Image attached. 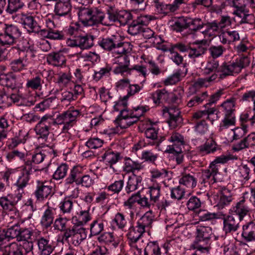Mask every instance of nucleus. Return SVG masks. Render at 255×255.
Instances as JSON below:
<instances>
[{
    "instance_id": "nucleus-1",
    "label": "nucleus",
    "mask_w": 255,
    "mask_h": 255,
    "mask_svg": "<svg viewBox=\"0 0 255 255\" xmlns=\"http://www.w3.org/2000/svg\"><path fill=\"white\" fill-rule=\"evenodd\" d=\"M78 9L79 18L84 25H109L105 20V13L101 9L85 5L79 7Z\"/></svg>"
},
{
    "instance_id": "nucleus-2",
    "label": "nucleus",
    "mask_w": 255,
    "mask_h": 255,
    "mask_svg": "<svg viewBox=\"0 0 255 255\" xmlns=\"http://www.w3.org/2000/svg\"><path fill=\"white\" fill-rule=\"evenodd\" d=\"M99 45L107 51H111L114 54H128L132 50L130 44L124 42L118 36L101 38L98 42Z\"/></svg>"
},
{
    "instance_id": "nucleus-3",
    "label": "nucleus",
    "mask_w": 255,
    "mask_h": 255,
    "mask_svg": "<svg viewBox=\"0 0 255 255\" xmlns=\"http://www.w3.org/2000/svg\"><path fill=\"white\" fill-rule=\"evenodd\" d=\"M250 63V59L247 55L239 56L235 61L224 62L218 70L219 78L223 79L228 76L239 74L243 68L248 67Z\"/></svg>"
},
{
    "instance_id": "nucleus-4",
    "label": "nucleus",
    "mask_w": 255,
    "mask_h": 255,
    "mask_svg": "<svg viewBox=\"0 0 255 255\" xmlns=\"http://www.w3.org/2000/svg\"><path fill=\"white\" fill-rule=\"evenodd\" d=\"M196 238L191 245L192 248L202 253H208L209 251L211 238L213 235L210 227L200 226L196 229Z\"/></svg>"
},
{
    "instance_id": "nucleus-5",
    "label": "nucleus",
    "mask_w": 255,
    "mask_h": 255,
    "mask_svg": "<svg viewBox=\"0 0 255 255\" xmlns=\"http://www.w3.org/2000/svg\"><path fill=\"white\" fill-rule=\"evenodd\" d=\"M230 158L225 155H221L217 157L214 161L211 162L206 169L202 172V183H208L212 184L216 182V176L219 172L218 164H224L227 163Z\"/></svg>"
},
{
    "instance_id": "nucleus-6",
    "label": "nucleus",
    "mask_w": 255,
    "mask_h": 255,
    "mask_svg": "<svg viewBox=\"0 0 255 255\" xmlns=\"http://www.w3.org/2000/svg\"><path fill=\"white\" fill-rule=\"evenodd\" d=\"M21 35L19 27L14 24H4L2 32H0V45L11 46L15 44Z\"/></svg>"
},
{
    "instance_id": "nucleus-7",
    "label": "nucleus",
    "mask_w": 255,
    "mask_h": 255,
    "mask_svg": "<svg viewBox=\"0 0 255 255\" xmlns=\"http://www.w3.org/2000/svg\"><path fill=\"white\" fill-rule=\"evenodd\" d=\"M32 172V165L30 160H27L25 162L23 166L22 171L21 175L19 176L15 185L16 186L18 193L16 195L17 200L21 199L24 193L23 189L28 185L30 180V175Z\"/></svg>"
},
{
    "instance_id": "nucleus-8",
    "label": "nucleus",
    "mask_w": 255,
    "mask_h": 255,
    "mask_svg": "<svg viewBox=\"0 0 255 255\" xmlns=\"http://www.w3.org/2000/svg\"><path fill=\"white\" fill-rule=\"evenodd\" d=\"M33 234L30 228L22 227V223L16 224L7 229L5 232V237L15 239L17 242H21L26 239H30Z\"/></svg>"
},
{
    "instance_id": "nucleus-9",
    "label": "nucleus",
    "mask_w": 255,
    "mask_h": 255,
    "mask_svg": "<svg viewBox=\"0 0 255 255\" xmlns=\"http://www.w3.org/2000/svg\"><path fill=\"white\" fill-rule=\"evenodd\" d=\"M86 238V229L75 224L73 227L68 228L63 235V239L66 241H68L69 238H71L72 243L75 246H79Z\"/></svg>"
},
{
    "instance_id": "nucleus-10",
    "label": "nucleus",
    "mask_w": 255,
    "mask_h": 255,
    "mask_svg": "<svg viewBox=\"0 0 255 255\" xmlns=\"http://www.w3.org/2000/svg\"><path fill=\"white\" fill-rule=\"evenodd\" d=\"M107 11L110 21L119 22L121 25L128 24L133 18L132 14L127 10H118L111 6L107 9Z\"/></svg>"
},
{
    "instance_id": "nucleus-11",
    "label": "nucleus",
    "mask_w": 255,
    "mask_h": 255,
    "mask_svg": "<svg viewBox=\"0 0 255 255\" xmlns=\"http://www.w3.org/2000/svg\"><path fill=\"white\" fill-rule=\"evenodd\" d=\"M136 203L143 208H150L151 206L148 199L145 196L141 197L139 192L132 194L124 203V206L130 210L129 214L131 217L134 216L133 210L135 209V204Z\"/></svg>"
},
{
    "instance_id": "nucleus-12",
    "label": "nucleus",
    "mask_w": 255,
    "mask_h": 255,
    "mask_svg": "<svg viewBox=\"0 0 255 255\" xmlns=\"http://www.w3.org/2000/svg\"><path fill=\"white\" fill-rule=\"evenodd\" d=\"M34 194L38 201H43L53 196L54 194L53 187L48 181L38 180Z\"/></svg>"
},
{
    "instance_id": "nucleus-13",
    "label": "nucleus",
    "mask_w": 255,
    "mask_h": 255,
    "mask_svg": "<svg viewBox=\"0 0 255 255\" xmlns=\"http://www.w3.org/2000/svg\"><path fill=\"white\" fill-rule=\"evenodd\" d=\"M151 20V16L141 15L134 19L129 25L128 33L131 35H135L141 32L143 26L147 25Z\"/></svg>"
},
{
    "instance_id": "nucleus-14",
    "label": "nucleus",
    "mask_w": 255,
    "mask_h": 255,
    "mask_svg": "<svg viewBox=\"0 0 255 255\" xmlns=\"http://www.w3.org/2000/svg\"><path fill=\"white\" fill-rule=\"evenodd\" d=\"M170 144L167 146L165 152L173 153L181 151V146L185 144L184 136L178 132H173L168 139Z\"/></svg>"
},
{
    "instance_id": "nucleus-15",
    "label": "nucleus",
    "mask_w": 255,
    "mask_h": 255,
    "mask_svg": "<svg viewBox=\"0 0 255 255\" xmlns=\"http://www.w3.org/2000/svg\"><path fill=\"white\" fill-rule=\"evenodd\" d=\"M207 40L203 39L196 41L192 45L190 44L188 51V57L194 61H195V59L197 58L203 57V55L207 50L205 46Z\"/></svg>"
},
{
    "instance_id": "nucleus-16",
    "label": "nucleus",
    "mask_w": 255,
    "mask_h": 255,
    "mask_svg": "<svg viewBox=\"0 0 255 255\" xmlns=\"http://www.w3.org/2000/svg\"><path fill=\"white\" fill-rule=\"evenodd\" d=\"M52 125L48 118V115H45L41 118L34 128L38 138L46 139L49 134V130L52 128Z\"/></svg>"
},
{
    "instance_id": "nucleus-17",
    "label": "nucleus",
    "mask_w": 255,
    "mask_h": 255,
    "mask_svg": "<svg viewBox=\"0 0 255 255\" xmlns=\"http://www.w3.org/2000/svg\"><path fill=\"white\" fill-rule=\"evenodd\" d=\"M163 112L164 114L168 113L169 118L168 123L171 128H174L181 123L182 119L180 116V112L175 107H166L163 110Z\"/></svg>"
},
{
    "instance_id": "nucleus-18",
    "label": "nucleus",
    "mask_w": 255,
    "mask_h": 255,
    "mask_svg": "<svg viewBox=\"0 0 255 255\" xmlns=\"http://www.w3.org/2000/svg\"><path fill=\"white\" fill-rule=\"evenodd\" d=\"M79 115L80 112L78 110L67 111L63 113L64 126L62 128L63 132H67L68 130L73 127Z\"/></svg>"
},
{
    "instance_id": "nucleus-19",
    "label": "nucleus",
    "mask_w": 255,
    "mask_h": 255,
    "mask_svg": "<svg viewBox=\"0 0 255 255\" xmlns=\"http://www.w3.org/2000/svg\"><path fill=\"white\" fill-rule=\"evenodd\" d=\"M72 5L69 0L59 1L56 2L54 12L58 17L65 16L69 19L71 18Z\"/></svg>"
},
{
    "instance_id": "nucleus-20",
    "label": "nucleus",
    "mask_w": 255,
    "mask_h": 255,
    "mask_svg": "<svg viewBox=\"0 0 255 255\" xmlns=\"http://www.w3.org/2000/svg\"><path fill=\"white\" fill-rule=\"evenodd\" d=\"M241 221L236 216L229 215L223 218V230L226 234L236 232Z\"/></svg>"
},
{
    "instance_id": "nucleus-21",
    "label": "nucleus",
    "mask_w": 255,
    "mask_h": 255,
    "mask_svg": "<svg viewBox=\"0 0 255 255\" xmlns=\"http://www.w3.org/2000/svg\"><path fill=\"white\" fill-rule=\"evenodd\" d=\"M83 172V169L81 167L78 166L73 167L65 180V184L71 185L75 183L76 185H79Z\"/></svg>"
},
{
    "instance_id": "nucleus-22",
    "label": "nucleus",
    "mask_w": 255,
    "mask_h": 255,
    "mask_svg": "<svg viewBox=\"0 0 255 255\" xmlns=\"http://www.w3.org/2000/svg\"><path fill=\"white\" fill-rule=\"evenodd\" d=\"M37 244L41 255H50L55 249L53 242L44 237L38 238Z\"/></svg>"
},
{
    "instance_id": "nucleus-23",
    "label": "nucleus",
    "mask_w": 255,
    "mask_h": 255,
    "mask_svg": "<svg viewBox=\"0 0 255 255\" xmlns=\"http://www.w3.org/2000/svg\"><path fill=\"white\" fill-rule=\"evenodd\" d=\"M21 22L25 28L29 29V31L36 32L39 30L40 26L35 19V17L29 14H21Z\"/></svg>"
},
{
    "instance_id": "nucleus-24",
    "label": "nucleus",
    "mask_w": 255,
    "mask_h": 255,
    "mask_svg": "<svg viewBox=\"0 0 255 255\" xmlns=\"http://www.w3.org/2000/svg\"><path fill=\"white\" fill-rule=\"evenodd\" d=\"M242 236L247 242L255 241V223L251 221L244 225Z\"/></svg>"
},
{
    "instance_id": "nucleus-25",
    "label": "nucleus",
    "mask_w": 255,
    "mask_h": 255,
    "mask_svg": "<svg viewBox=\"0 0 255 255\" xmlns=\"http://www.w3.org/2000/svg\"><path fill=\"white\" fill-rule=\"evenodd\" d=\"M0 84L12 90L15 89L18 84L16 76L12 73L1 74L0 75Z\"/></svg>"
},
{
    "instance_id": "nucleus-26",
    "label": "nucleus",
    "mask_w": 255,
    "mask_h": 255,
    "mask_svg": "<svg viewBox=\"0 0 255 255\" xmlns=\"http://www.w3.org/2000/svg\"><path fill=\"white\" fill-rule=\"evenodd\" d=\"M240 35L236 30H227L221 32L219 35L221 42L223 44H230L240 40Z\"/></svg>"
},
{
    "instance_id": "nucleus-27",
    "label": "nucleus",
    "mask_w": 255,
    "mask_h": 255,
    "mask_svg": "<svg viewBox=\"0 0 255 255\" xmlns=\"http://www.w3.org/2000/svg\"><path fill=\"white\" fill-rule=\"evenodd\" d=\"M158 129L153 127L147 128L145 130L144 133L146 137L152 140L151 142H148V144L156 145L157 146H159L160 144L165 140L164 136H160V138H158Z\"/></svg>"
},
{
    "instance_id": "nucleus-28",
    "label": "nucleus",
    "mask_w": 255,
    "mask_h": 255,
    "mask_svg": "<svg viewBox=\"0 0 255 255\" xmlns=\"http://www.w3.org/2000/svg\"><path fill=\"white\" fill-rule=\"evenodd\" d=\"M250 211V209L246 203L244 197L238 202L232 209V212L235 213L236 216L238 215V218L241 220L245 216L248 214Z\"/></svg>"
},
{
    "instance_id": "nucleus-29",
    "label": "nucleus",
    "mask_w": 255,
    "mask_h": 255,
    "mask_svg": "<svg viewBox=\"0 0 255 255\" xmlns=\"http://www.w3.org/2000/svg\"><path fill=\"white\" fill-rule=\"evenodd\" d=\"M204 22L200 18L186 17V26L189 28L191 34H195L196 32L200 31L204 27Z\"/></svg>"
},
{
    "instance_id": "nucleus-30",
    "label": "nucleus",
    "mask_w": 255,
    "mask_h": 255,
    "mask_svg": "<svg viewBox=\"0 0 255 255\" xmlns=\"http://www.w3.org/2000/svg\"><path fill=\"white\" fill-rule=\"evenodd\" d=\"M142 180L141 176L135 174H132L128 177V181L126 187V191L128 194L135 191L139 187Z\"/></svg>"
},
{
    "instance_id": "nucleus-31",
    "label": "nucleus",
    "mask_w": 255,
    "mask_h": 255,
    "mask_svg": "<svg viewBox=\"0 0 255 255\" xmlns=\"http://www.w3.org/2000/svg\"><path fill=\"white\" fill-rule=\"evenodd\" d=\"M46 60L49 64L54 66H61L66 62V58L60 52H52L47 55Z\"/></svg>"
},
{
    "instance_id": "nucleus-32",
    "label": "nucleus",
    "mask_w": 255,
    "mask_h": 255,
    "mask_svg": "<svg viewBox=\"0 0 255 255\" xmlns=\"http://www.w3.org/2000/svg\"><path fill=\"white\" fill-rule=\"evenodd\" d=\"M95 37L89 34H84L77 36V42L78 46L81 49H87L94 45Z\"/></svg>"
},
{
    "instance_id": "nucleus-33",
    "label": "nucleus",
    "mask_w": 255,
    "mask_h": 255,
    "mask_svg": "<svg viewBox=\"0 0 255 255\" xmlns=\"http://www.w3.org/2000/svg\"><path fill=\"white\" fill-rule=\"evenodd\" d=\"M143 168L144 165H142V163L133 161L129 157H126L125 158L124 170L126 172H131L132 174H135L134 172L136 170L140 171Z\"/></svg>"
},
{
    "instance_id": "nucleus-34",
    "label": "nucleus",
    "mask_w": 255,
    "mask_h": 255,
    "mask_svg": "<svg viewBox=\"0 0 255 255\" xmlns=\"http://www.w3.org/2000/svg\"><path fill=\"white\" fill-rule=\"evenodd\" d=\"M121 158V153L120 152H114L111 150L106 151L102 156L103 160L111 168H112L113 165L116 163Z\"/></svg>"
},
{
    "instance_id": "nucleus-35",
    "label": "nucleus",
    "mask_w": 255,
    "mask_h": 255,
    "mask_svg": "<svg viewBox=\"0 0 255 255\" xmlns=\"http://www.w3.org/2000/svg\"><path fill=\"white\" fill-rule=\"evenodd\" d=\"M218 149L216 142L211 140L198 147V151L201 155L213 153Z\"/></svg>"
},
{
    "instance_id": "nucleus-36",
    "label": "nucleus",
    "mask_w": 255,
    "mask_h": 255,
    "mask_svg": "<svg viewBox=\"0 0 255 255\" xmlns=\"http://www.w3.org/2000/svg\"><path fill=\"white\" fill-rule=\"evenodd\" d=\"M204 24L205 29L201 32L205 37H210L215 35L216 33L220 32L217 24V20L204 22Z\"/></svg>"
},
{
    "instance_id": "nucleus-37",
    "label": "nucleus",
    "mask_w": 255,
    "mask_h": 255,
    "mask_svg": "<svg viewBox=\"0 0 255 255\" xmlns=\"http://www.w3.org/2000/svg\"><path fill=\"white\" fill-rule=\"evenodd\" d=\"M145 230L141 229L137 225L135 227H130L127 234L128 239L132 243H135L142 236Z\"/></svg>"
},
{
    "instance_id": "nucleus-38",
    "label": "nucleus",
    "mask_w": 255,
    "mask_h": 255,
    "mask_svg": "<svg viewBox=\"0 0 255 255\" xmlns=\"http://www.w3.org/2000/svg\"><path fill=\"white\" fill-rule=\"evenodd\" d=\"M153 220V213L151 210L146 212L137 221V225L145 231L146 228L151 226Z\"/></svg>"
},
{
    "instance_id": "nucleus-39",
    "label": "nucleus",
    "mask_w": 255,
    "mask_h": 255,
    "mask_svg": "<svg viewBox=\"0 0 255 255\" xmlns=\"http://www.w3.org/2000/svg\"><path fill=\"white\" fill-rule=\"evenodd\" d=\"M19 200L12 199L10 195L7 196H2L0 198V206L5 211H12L14 206L17 204Z\"/></svg>"
},
{
    "instance_id": "nucleus-40",
    "label": "nucleus",
    "mask_w": 255,
    "mask_h": 255,
    "mask_svg": "<svg viewBox=\"0 0 255 255\" xmlns=\"http://www.w3.org/2000/svg\"><path fill=\"white\" fill-rule=\"evenodd\" d=\"M54 211L48 208L44 212L40 221L41 226L47 229L50 227L53 223Z\"/></svg>"
},
{
    "instance_id": "nucleus-41",
    "label": "nucleus",
    "mask_w": 255,
    "mask_h": 255,
    "mask_svg": "<svg viewBox=\"0 0 255 255\" xmlns=\"http://www.w3.org/2000/svg\"><path fill=\"white\" fill-rule=\"evenodd\" d=\"M24 5V3L22 0H7L5 11L9 14H12L21 9Z\"/></svg>"
},
{
    "instance_id": "nucleus-42",
    "label": "nucleus",
    "mask_w": 255,
    "mask_h": 255,
    "mask_svg": "<svg viewBox=\"0 0 255 255\" xmlns=\"http://www.w3.org/2000/svg\"><path fill=\"white\" fill-rule=\"evenodd\" d=\"M179 182L189 188H193L197 185V179L194 175L185 174L180 178Z\"/></svg>"
},
{
    "instance_id": "nucleus-43",
    "label": "nucleus",
    "mask_w": 255,
    "mask_h": 255,
    "mask_svg": "<svg viewBox=\"0 0 255 255\" xmlns=\"http://www.w3.org/2000/svg\"><path fill=\"white\" fill-rule=\"evenodd\" d=\"M169 96V93L165 89L157 90L152 95L153 102L159 104L162 102L167 101Z\"/></svg>"
},
{
    "instance_id": "nucleus-44",
    "label": "nucleus",
    "mask_w": 255,
    "mask_h": 255,
    "mask_svg": "<svg viewBox=\"0 0 255 255\" xmlns=\"http://www.w3.org/2000/svg\"><path fill=\"white\" fill-rule=\"evenodd\" d=\"M42 76L38 75L27 80L26 87L33 90H40L42 87Z\"/></svg>"
},
{
    "instance_id": "nucleus-45",
    "label": "nucleus",
    "mask_w": 255,
    "mask_h": 255,
    "mask_svg": "<svg viewBox=\"0 0 255 255\" xmlns=\"http://www.w3.org/2000/svg\"><path fill=\"white\" fill-rule=\"evenodd\" d=\"M144 255H160L161 251L157 242H149L144 251Z\"/></svg>"
},
{
    "instance_id": "nucleus-46",
    "label": "nucleus",
    "mask_w": 255,
    "mask_h": 255,
    "mask_svg": "<svg viewBox=\"0 0 255 255\" xmlns=\"http://www.w3.org/2000/svg\"><path fill=\"white\" fill-rule=\"evenodd\" d=\"M3 253L6 255H23L22 247L16 243H11L5 247Z\"/></svg>"
},
{
    "instance_id": "nucleus-47",
    "label": "nucleus",
    "mask_w": 255,
    "mask_h": 255,
    "mask_svg": "<svg viewBox=\"0 0 255 255\" xmlns=\"http://www.w3.org/2000/svg\"><path fill=\"white\" fill-rule=\"evenodd\" d=\"M73 200L69 197L65 198L60 203L59 208L63 214H70L73 207Z\"/></svg>"
},
{
    "instance_id": "nucleus-48",
    "label": "nucleus",
    "mask_w": 255,
    "mask_h": 255,
    "mask_svg": "<svg viewBox=\"0 0 255 255\" xmlns=\"http://www.w3.org/2000/svg\"><path fill=\"white\" fill-rule=\"evenodd\" d=\"M232 201V195L230 191L227 189H224L221 193L218 206L223 208L225 206L230 204Z\"/></svg>"
},
{
    "instance_id": "nucleus-49",
    "label": "nucleus",
    "mask_w": 255,
    "mask_h": 255,
    "mask_svg": "<svg viewBox=\"0 0 255 255\" xmlns=\"http://www.w3.org/2000/svg\"><path fill=\"white\" fill-rule=\"evenodd\" d=\"M235 115H225V117L220 124L219 130L220 132L229 128L230 127L235 126Z\"/></svg>"
},
{
    "instance_id": "nucleus-50",
    "label": "nucleus",
    "mask_w": 255,
    "mask_h": 255,
    "mask_svg": "<svg viewBox=\"0 0 255 255\" xmlns=\"http://www.w3.org/2000/svg\"><path fill=\"white\" fill-rule=\"evenodd\" d=\"M69 167L66 163L60 164L53 175V179L58 180L64 178L67 174Z\"/></svg>"
},
{
    "instance_id": "nucleus-51",
    "label": "nucleus",
    "mask_w": 255,
    "mask_h": 255,
    "mask_svg": "<svg viewBox=\"0 0 255 255\" xmlns=\"http://www.w3.org/2000/svg\"><path fill=\"white\" fill-rule=\"evenodd\" d=\"M149 194L150 195V200L151 205H153L156 203L160 195V187L159 186H151L149 188Z\"/></svg>"
},
{
    "instance_id": "nucleus-52",
    "label": "nucleus",
    "mask_w": 255,
    "mask_h": 255,
    "mask_svg": "<svg viewBox=\"0 0 255 255\" xmlns=\"http://www.w3.org/2000/svg\"><path fill=\"white\" fill-rule=\"evenodd\" d=\"M208 97L206 92H203L201 94L193 96L187 103V106L189 107H192L201 103Z\"/></svg>"
},
{
    "instance_id": "nucleus-53",
    "label": "nucleus",
    "mask_w": 255,
    "mask_h": 255,
    "mask_svg": "<svg viewBox=\"0 0 255 255\" xmlns=\"http://www.w3.org/2000/svg\"><path fill=\"white\" fill-rule=\"evenodd\" d=\"M26 60L19 58L12 60L10 63V69L13 72H19L25 68L27 65Z\"/></svg>"
},
{
    "instance_id": "nucleus-54",
    "label": "nucleus",
    "mask_w": 255,
    "mask_h": 255,
    "mask_svg": "<svg viewBox=\"0 0 255 255\" xmlns=\"http://www.w3.org/2000/svg\"><path fill=\"white\" fill-rule=\"evenodd\" d=\"M104 230V224L102 221L95 220L90 225V232L92 236L99 235Z\"/></svg>"
},
{
    "instance_id": "nucleus-55",
    "label": "nucleus",
    "mask_w": 255,
    "mask_h": 255,
    "mask_svg": "<svg viewBox=\"0 0 255 255\" xmlns=\"http://www.w3.org/2000/svg\"><path fill=\"white\" fill-rule=\"evenodd\" d=\"M244 0H229V3L233 6L237 8L234 13L238 16L242 17L243 13H246L245 11V6L241 4L242 1Z\"/></svg>"
},
{
    "instance_id": "nucleus-56",
    "label": "nucleus",
    "mask_w": 255,
    "mask_h": 255,
    "mask_svg": "<svg viewBox=\"0 0 255 255\" xmlns=\"http://www.w3.org/2000/svg\"><path fill=\"white\" fill-rule=\"evenodd\" d=\"M219 67L218 61L214 59L209 61L204 69V73L208 75L212 72H217Z\"/></svg>"
},
{
    "instance_id": "nucleus-57",
    "label": "nucleus",
    "mask_w": 255,
    "mask_h": 255,
    "mask_svg": "<svg viewBox=\"0 0 255 255\" xmlns=\"http://www.w3.org/2000/svg\"><path fill=\"white\" fill-rule=\"evenodd\" d=\"M77 220L78 221V225L82 226L85 224L87 222L91 219V216L89 214V210H82L79 211L77 213Z\"/></svg>"
},
{
    "instance_id": "nucleus-58",
    "label": "nucleus",
    "mask_w": 255,
    "mask_h": 255,
    "mask_svg": "<svg viewBox=\"0 0 255 255\" xmlns=\"http://www.w3.org/2000/svg\"><path fill=\"white\" fill-rule=\"evenodd\" d=\"M221 106L224 109L225 115H234V108L235 107V100L234 99H231L227 100L224 102Z\"/></svg>"
},
{
    "instance_id": "nucleus-59",
    "label": "nucleus",
    "mask_w": 255,
    "mask_h": 255,
    "mask_svg": "<svg viewBox=\"0 0 255 255\" xmlns=\"http://www.w3.org/2000/svg\"><path fill=\"white\" fill-rule=\"evenodd\" d=\"M158 157V154L151 150H144L142 152L141 159L145 161L154 164Z\"/></svg>"
},
{
    "instance_id": "nucleus-60",
    "label": "nucleus",
    "mask_w": 255,
    "mask_h": 255,
    "mask_svg": "<svg viewBox=\"0 0 255 255\" xmlns=\"http://www.w3.org/2000/svg\"><path fill=\"white\" fill-rule=\"evenodd\" d=\"M226 48L222 45H211L209 51L211 56L214 58H217L222 56Z\"/></svg>"
},
{
    "instance_id": "nucleus-61",
    "label": "nucleus",
    "mask_w": 255,
    "mask_h": 255,
    "mask_svg": "<svg viewBox=\"0 0 255 255\" xmlns=\"http://www.w3.org/2000/svg\"><path fill=\"white\" fill-rule=\"evenodd\" d=\"M197 216L201 221H210L217 218V214L210 213L207 210H200Z\"/></svg>"
},
{
    "instance_id": "nucleus-62",
    "label": "nucleus",
    "mask_w": 255,
    "mask_h": 255,
    "mask_svg": "<svg viewBox=\"0 0 255 255\" xmlns=\"http://www.w3.org/2000/svg\"><path fill=\"white\" fill-rule=\"evenodd\" d=\"M98 240L100 242H103L107 244L112 243L115 247H117L118 245V243L115 242L113 243L114 241V237L113 233L110 232H105L101 234L98 238Z\"/></svg>"
},
{
    "instance_id": "nucleus-63",
    "label": "nucleus",
    "mask_w": 255,
    "mask_h": 255,
    "mask_svg": "<svg viewBox=\"0 0 255 255\" xmlns=\"http://www.w3.org/2000/svg\"><path fill=\"white\" fill-rule=\"evenodd\" d=\"M113 222L116 224L119 229L121 230L124 229L127 224L125 216L120 212L116 214Z\"/></svg>"
},
{
    "instance_id": "nucleus-64",
    "label": "nucleus",
    "mask_w": 255,
    "mask_h": 255,
    "mask_svg": "<svg viewBox=\"0 0 255 255\" xmlns=\"http://www.w3.org/2000/svg\"><path fill=\"white\" fill-rule=\"evenodd\" d=\"M185 190L178 186L171 189V197L178 200L182 199L185 195Z\"/></svg>"
}]
</instances>
